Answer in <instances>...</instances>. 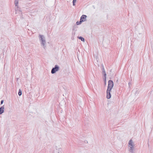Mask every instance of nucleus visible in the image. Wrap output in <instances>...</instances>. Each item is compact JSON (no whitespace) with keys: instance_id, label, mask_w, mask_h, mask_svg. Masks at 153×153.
Listing matches in <instances>:
<instances>
[{"instance_id":"1","label":"nucleus","mask_w":153,"mask_h":153,"mask_svg":"<svg viewBox=\"0 0 153 153\" xmlns=\"http://www.w3.org/2000/svg\"><path fill=\"white\" fill-rule=\"evenodd\" d=\"M40 41L41 42V44L44 46V48H45V45L46 44V41L45 38L43 35H39V36Z\"/></svg>"},{"instance_id":"2","label":"nucleus","mask_w":153,"mask_h":153,"mask_svg":"<svg viewBox=\"0 0 153 153\" xmlns=\"http://www.w3.org/2000/svg\"><path fill=\"white\" fill-rule=\"evenodd\" d=\"M114 83L113 81L111 80L108 81V85L107 89L111 90L113 87Z\"/></svg>"},{"instance_id":"3","label":"nucleus","mask_w":153,"mask_h":153,"mask_svg":"<svg viewBox=\"0 0 153 153\" xmlns=\"http://www.w3.org/2000/svg\"><path fill=\"white\" fill-rule=\"evenodd\" d=\"M59 69V66L57 65H56L54 68H53L51 71V73L52 74L55 73L56 72L58 71Z\"/></svg>"},{"instance_id":"4","label":"nucleus","mask_w":153,"mask_h":153,"mask_svg":"<svg viewBox=\"0 0 153 153\" xmlns=\"http://www.w3.org/2000/svg\"><path fill=\"white\" fill-rule=\"evenodd\" d=\"M111 90L107 89L106 91L107 96L106 97L108 99H109L111 97V94L110 93V91Z\"/></svg>"},{"instance_id":"5","label":"nucleus","mask_w":153,"mask_h":153,"mask_svg":"<svg viewBox=\"0 0 153 153\" xmlns=\"http://www.w3.org/2000/svg\"><path fill=\"white\" fill-rule=\"evenodd\" d=\"M87 16L85 15H83L81 17L80 20L83 22L86 20Z\"/></svg>"},{"instance_id":"6","label":"nucleus","mask_w":153,"mask_h":153,"mask_svg":"<svg viewBox=\"0 0 153 153\" xmlns=\"http://www.w3.org/2000/svg\"><path fill=\"white\" fill-rule=\"evenodd\" d=\"M129 147L128 149L130 153H133L134 146H130Z\"/></svg>"},{"instance_id":"7","label":"nucleus","mask_w":153,"mask_h":153,"mask_svg":"<svg viewBox=\"0 0 153 153\" xmlns=\"http://www.w3.org/2000/svg\"><path fill=\"white\" fill-rule=\"evenodd\" d=\"M102 73H103V74L104 75V76L105 77V84H106L105 79H106V74L105 72V69H104V67L103 65H102Z\"/></svg>"},{"instance_id":"8","label":"nucleus","mask_w":153,"mask_h":153,"mask_svg":"<svg viewBox=\"0 0 153 153\" xmlns=\"http://www.w3.org/2000/svg\"><path fill=\"white\" fill-rule=\"evenodd\" d=\"M128 144V147H129L130 146H134V144H133V142L131 139L129 141Z\"/></svg>"},{"instance_id":"9","label":"nucleus","mask_w":153,"mask_h":153,"mask_svg":"<svg viewBox=\"0 0 153 153\" xmlns=\"http://www.w3.org/2000/svg\"><path fill=\"white\" fill-rule=\"evenodd\" d=\"M4 111V106H3L0 108V115L2 114Z\"/></svg>"},{"instance_id":"10","label":"nucleus","mask_w":153,"mask_h":153,"mask_svg":"<svg viewBox=\"0 0 153 153\" xmlns=\"http://www.w3.org/2000/svg\"><path fill=\"white\" fill-rule=\"evenodd\" d=\"M18 0H15V4L16 7L17 8H18Z\"/></svg>"},{"instance_id":"11","label":"nucleus","mask_w":153,"mask_h":153,"mask_svg":"<svg viewBox=\"0 0 153 153\" xmlns=\"http://www.w3.org/2000/svg\"><path fill=\"white\" fill-rule=\"evenodd\" d=\"M78 38L79 39H80L82 41L84 42L85 39H84L81 36L78 37Z\"/></svg>"},{"instance_id":"12","label":"nucleus","mask_w":153,"mask_h":153,"mask_svg":"<svg viewBox=\"0 0 153 153\" xmlns=\"http://www.w3.org/2000/svg\"><path fill=\"white\" fill-rule=\"evenodd\" d=\"M18 95L19 96H20L22 95V91L20 89H19L18 93Z\"/></svg>"},{"instance_id":"13","label":"nucleus","mask_w":153,"mask_h":153,"mask_svg":"<svg viewBox=\"0 0 153 153\" xmlns=\"http://www.w3.org/2000/svg\"><path fill=\"white\" fill-rule=\"evenodd\" d=\"M82 22V21H81L80 20L79 21H77L76 22V24L77 25H79L81 24V23Z\"/></svg>"},{"instance_id":"14","label":"nucleus","mask_w":153,"mask_h":153,"mask_svg":"<svg viewBox=\"0 0 153 153\" xmlns=\"http://www.w3.org/2000/svg\"><path fill=\"white\" fill-rule=\"evenodd\" d=\"M76 0H73V6H75V3L76 1Z\"/></svg>"},{"instance_id":"15","label":"nucleus","mask_w":153,"mask_h":153,"mask_svg":"<svg viewBox=\"0 0 153 153\" xmlns=\"http://www.w3.org/2000/svg\"><path fill=\"white\" fill-rule=\"evenodd\" d=\"M75 35V32H73L72 33V36H74Z\"/></svg>"},{"instance_id":"16","label":"nucleus","mask_w":153,"mask_h":153,"mask_svg":"<svg viewBox=\"0 0 153 153\" xmlns=\"http://www.w3.org/2000/svg\"><path fill=\"white\" fill-rule=\"evenodd\" d=\"M71 39L72 40H73L74 39V36H72L71 37Z\"/></svg>"},{"instance_id":"17","label":"nucleus","mask_w":153,"mask_h":153,"mask_svg":"<svg viewBox=\"0 0 153 153\" xmlns=\"http://www.w3.org/2000/svg\"><path fill=\"white\" fill-rule=\"evenodd\" d=\"M3 102H4V100H1V104H0L1 105L3 103Z\"/></svg>"},{"instance_id":"18","label":"nucleus","mask_w":153,"mask_h":153,"mask_svg":"<svg viewBox=\"0 0 153 153\" xmlns=\"http://www.w3.org/2000/svg\"><path fill=\"white\" fill-rule=\"evenodd\" d=\"M138 94V91L137 90L136 91V92H135V94Z\"/></svg>"},{"instance_id":"19","label":"nucleus","mask_w":153,"mask_h":153,"mask_svg":"<svg viewBox=\"0 0 153 153\" xmlns=\"http://www.w3.org/2000/svg\"><path fill=\"white\" fill-rule=\"evenodd\" d=\"M128 84L129 86H130V85H131V82H129L128 83Z\"/></svg>"}]
</instances>
